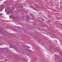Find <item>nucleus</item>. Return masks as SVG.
<instances>
[{"instance_id":"3","label":"nucleus","mask_w":62,"mask_h":62,"mask_svg":"<svg viewBox=\"0 0 62 62\" xmlns=\"http://www.w3.org/2000/svg\"><path fill=\"white\" fill-rule=\"evenodd\" d=\"M28 48H30V49L31 48H30V47H29V46H28Z\"/></svg>"},{"instance_id":"4","label":"nucleus","mask_w":62,"mask_h":62,"mask_svg":"<svg viewBox=\"0 0 62 62\" xmlns=\"http://www.w3.org/2000/svg\"><path fill=\"white\" fill-rule=\"evenodd\" d=\"M23 6H22V8H23Z\"/></svg>"},{"instance_id":"5","label":"nucleus","mask_w":62,"mask_h":62,"mask_svg":"<svg viewBox=\"0 0 62 62\" xmlns=\"http://www.w3.org/2000/svg\"><path fill=\"white\" fill-rule=\"evenodd\" d=\"M16 11H14V12H15Z\"/></svg>"},{"instance_id":"1","label":"nucleus","mask_w":62,"mask_h":62,"mask_svg":"<svg viewBox=\"0 0 62 62\" xmlns=\"http://www.w3.org/2000/svg\"><path fill=\"white\" fill-rule=\"evenodd\" d=\"M1 14L0 15V16H2V15H3V14H1V13H0Z\"/></svg>"},{"instance_id":"2","label":"nucleus","mask_w":62,"mask_h":62,"mask_svg":"<svg viewBox=\"0 0 62 62\" xmlns=\"http://www.w3.org/2000/svg\"><path fill=\"white\" fill-rule=\"evenodd\" d=\"M27 60H25V61H26Z\"/></svg>"}]
</instances>
